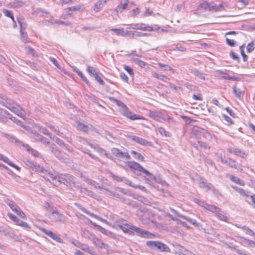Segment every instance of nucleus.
I'll list each match as a JSON object with an SVG mask.
<instances>
[{
	"instance_id": "0eeeda50",
	"label": "nucleus",
	"mask_w": 255,
	"mask_h": 255,
	"mask_svg": "<svg viewBox=\"0 0 255 255\" xmlns=\"http://www.w3.org/2000/svg\"><path fill=\"white\" fill-rule=\"evenodd\" d=\"M88 72L93 76H94L95 79L100 83L101 85H104L105 82L103 79L99 76V73L96 71V69L91 66H88L87 68Z\"/></svg>"
},
{
	"instance_id": "72a5a7b5",
	"label": "nucleus",
	"mask_w": 255,
	"mask_h": 255,
	"mask_svg": "<svg viewBox=\"0 0 255 255\" xmlns=\"http://www.w3.org/2000/svg\"><path fill=\"white\" fill-rule=\"evenodd\" d=\"M216 215L219 220L225 222H227L228 217L226 216V214L223 211H222L221 209L220 212H217L216 213Z\"/></svg>"
},
{
	"instance_id": "c85d7f7f",
	"label": "nucleus",
	"mask_w": 255,
	"mask_h": 255,
	"mask_svg": "<svg viewBox=\"0 0 255 255\" xmlns=\"http://www.w3.org/2000/svg\"><path fill=\"white\" fill-rule=\"evenodd\" d=\"M228 151L231 153L234 154L236 155H239L241 156H244L242 154L245 155V154L241 150L238 148H229L228 149Z\"/></svg>"
},
{
	"instance_id": "49530a36",
	"label": "nucleus",
	"mask_w": 255,
	"mask_h": 255,
	"mask_svg": "<svg viewBox=\"0 0 255 255\" xmlns=\"http://www.w3.org/2000/svg\"><path fill=\"white\" fill-rule=\"evenodd\" d=\"M2 12L5 16L10 18L12 19V21L15 22V20L13 13L10 10L6 9H3L2 10Z\"/></svg>"
},
{
	"instance_id": "0e129e2a",
	"label": "nucleus",
	"mask_w": 255,
	"mask_h": 255,
	"mask_svg": "<svg viewBox=\"0 0 255 255\" xmlns=\"http://www.w3.org/2000/svg\"><path fill=\"white\" fill-rule=\"evenodd\" d=\"M198 7H199L198 8H201V9H209V4L208 2H207L206 1H205L199 4Z\"/></svg>"
},
{
	"instance_id": "5fc2aeb1",
	"label": "nucleus",
	"mask_w": 255,
	"mask_h": 255,
	"mask_svg": "<svg viewBox=\"0 0 255 255\" xmlns=\"http://www.w3.org/2000/svg\"><path fill=\"white\" fill-rule=\"evenodd\" d=\"M25 149L28 151H31V153L34 156L38 157L40 155V153L37 151L32 149L28 145H26L24 146Z\"/></svg>"
},
{
	"instance_id": "cd10ccee",
	"label": "nucleus",
	"mask_w": 255,
	"mask_h": 255,
	"mask_svg": "<svg viewBox=\"0 0 255 255\" xmlns=\"http://www.w3.org/2000/svg\"><path fill=\"white\" fill-rule=\"evenodd\" d=\"M191 73H193L195 76H197L199 78L205 80L206 78L205 77V74L199 71L196 68H193L191 70Z\"/></svg>"
},
{
	"instance_id": "6e6d98bb",
	"label": "nucleus",
	"mask_w": 255,
	"mask_h": 255,
	"mask_svg": "<svg viewBox=\"0 0 255 255\" xmlns=\"http://www.w3.org/2000/svg\"><path fill=\"white\" fill-rule=\"evenodd\" d=\"M157 131L162 135H164L166 137H169L170 135V133L167 131H166V130L163 128H161V127H160V128H158V129H157Z\"/></svg>"
},
{
	"instance_id": "c756f323",
	"label": "nucleus",
	"mask_w": 255,
	"mask_h": 255,
	"mask_svg": "<svg viewBox=\"0 0 255 255\" xmlns=\"http://www.w3.org/2000/svg\"><path fill=\"white\" fill-rule=\"evenodd\" d=\"M17 20L20 25V31H25L27 27L25 20L21 17H17Z\"/></svg>"
},
{
	"instance_id": "ddd939ff",
	"label": "nucleus",
	"mask_w": 255,
	"mask_h": 255,
	"mask_svg": "<svg viewBox=\"0 0 255 255\" xmlns=\"http://www.w3.org/2000/svg\"><path fill=\"white\" fill-rule=\"evenodd\" d=\"M147 115L157 121H160L161 120H165L164 116L159 111H149L148 112Z\"/></svg>"
},
{
	"instance_id": "3c124183",
	"label": "nucleus",
	"mask_w": 255,
	"mask_h": 255,
	"mask_svg": "<svg viewBox=\"0 0 255 255\" xmlns=\"http://www.w3.org/2000/svg\"><path fill=\"white\" fill-rule=\"evenodd\" d=\"M5 202L12 210H13L14 208L17 207V205L13 201L10 200L9 199H5Z\"/></svg>"
},
{
	"instance_id": "4c0bfd02",
	"label": "nucleus",
	"mask_w": 255,
	"mask_h": 255,
	"mask_svg": "<svg viewBox=\"0 0 255 255\" xmlns=\"http://www.w3.org/2000/svg\"><path fill=\"white\" fill-rule=\"evenodd\" d=\"M230 179L237 184H239L241 186L245 185V182L243 180L240 179L239 178L235 176H233V175L230 176Z\"/></svg>"
},
{
	"instance_id": "de8ad7c7",
	"label": "nucleus",
	"mask_w": 255,
	"mask_h": 255,
	"mask_svg": "<svg viewBox=\"0 0 255 255\" xmlns=\"http://www.w3.org/2000/svg\"><path fill=\"white\" fill-rule=\"evenodd\" d=\"M75 140L79 142H81L83 144H87L89 145L90 146H92V144H91L89 142V141L84 137L82 136H76Z\"/></svg>"
},
{
	"instance_id": "6ab92c4d",
	"label": "nucleus",
	"mask_w": 255,
	"mask_h": 255,
	"mask_svg": "<svg viewBox=\"0 0 255 255\" xmlns=\"http://www.w3.org/2000/svg\"><path fill=\"white\" fill-rule=\"evenodd\" d=\"M198 184L200 187L206 188L208 190L212 189V188H213L212 184L207 182L206 180L203 178H200V179L199 181Z\"/></svg>"
},
{
	"instance_id": "9d476101",
	"label": "nucleus",
	"mask_w": 255,
	"mask_h": 255,
	"mask_svg": "<svg viewBox=\"0 0 255 255\" xmlns=\"http://www.w3.org/2000/svg\"><path fill=\"white\" fill-rule=\"evenodd\" d=\"M41 176L53 185H56L58 176L47 171L46 173L43 174Z\"/></svg>"
},
{
	"instance_id": "f8f14e48",
	"label": "nucleus",
	"mask_w": 255,
	"mask_h": 255,
	"mask_svg": "<svg viewBox=\"0 0 255 255\" xmlns=\"http://www.w3.org/2000/svg\"><path fill=\"white\" fill-rule=\"evenodd\" d=\"M40 230L45 234L46 235H47L48 237L52 239L53 240L57 241L58 243H63V240L59 237L57 235L53 233L52 231L47 230L44 228H40Z\"/></svg>"
},
{
	"instance_id": "4be33fe9",
	"label": "nucleus",
	"mask_w": 255,
	"mask_h": 255,
	"mask_svg": "<svg viewBox=\"0 0 255 255\" xmlns=\"http://www.w3.org/2000/svg\"><path fill=\"white\" fill-rule=\"evenodd\" d=\"M74 126L76 127L77 130L87 133V125H85L79 122L76 121Z\"/></svg>"
},
{
	"instance_id": "13d9d810",
	"label": "nucleus",
	"mask_w": 255,
	"mask_h": 255,
	"mask_svg": "<svg viewBox=\"0 0 255 255\" xmlns=\"http://www.w3.org/2000/svg\"><path fill=\"white\" fill-rule=\"evenodd\" d=\"M75 71L77 74L81 78V79L88 85H90V82L88 79L83 75L82 72L79 70H75Z\"/></svg>"
},
{
	"instance_id": "1a4fd4ad",
	"label": "nucleus",
	"mask_w": 255,
	"mask_h": 255,
	"mask_svg": "<svg viewBox=\"0 0 255 255\" xmlns=\"http://www.w3.org/2000/svg\"><path fill=\"white\" fill-rule=\"evenodd\" d=\"M122 113L124 116L132 120H139L141 119L140 116L132 114L130 111H129L127 106L122 109Z\"/></svg>"
},
{
	"instance_id": "052dcab7",
	"label": "nucleus",
	"mask_w": 255,
	"mask_h": 255,
	"mask_svg": "<svg viewBox=\"0 0 255 255\" xmlns=\"http://www.w3.org/2000/svg\"><path fill=\"white\" fill-rule=\"evenodd\" d=\"M132 60L135 63L137 64L140 67H144L146 64L145 62L138 58H134Z\"/></svg>"
},
{
	"instance_id": "20e7f679",
	"label": "nucleus",
	"mask_w": 255,
	"mask_h": 255,
	"mask_svg": "<svg viewBox=\"0 0 255 255\" xmlns=\"http://www.w3.org/2000/svg\"><path fill=\"white\" fill-rule=\"evenodd\" d=\"M128 166L132 170H134L146 174L147 176H151L152 174L147 170L144 169L140 164L135 161H128L126 162Z\"/></svg>"
},
{
	"instance_id": "b1692460",
	"label": "nucleus",
	"mask_w": 255,
	"mask_h": 255,
	"mask_svg": "<svg viewBox=\"0 0 255 255\" xmlns=\"http://www.w3.org/2000/svg\"><path fill=\"white\" fill-rule=\"evenodd\" d=\"M112 194H113V195L114 196L121 199L126 204L132 205L133 207L135 206V202H131V201H129V200H128V199H126L124 198L119 193L114 192H112Z\"/></svg>"
},
{
	"instance_id": "bf43d9fd",
	"label": "nucleus",
	"mask_w": 255,
	"mask_h": 255,
	"mask_svg": "<svg viewBox=\"0 0 255 255\" xmlns=\"http://www.w3.org/2000/svg\"><path fill=\"white\" fill-rule=\"evenodd\" d=\"M222 116H223L224 120L226 122L227 125L230 126L233 124V121L230 117H229V116H228L227 115H226L225 114H223Z\"/></svg>"
},
{
	"instance_id": "864d4df0",
	"label": "nucleus",
	"mask_w": 255,
	"mask_h": 255,
	"mask_svg": "<svg viewBox=\"0 0 255 255\" xmlns=\"http://www.w3.org/2000/svg\"><path fill=\"white\" fill-rule=\"evenodd\" d=\"M242 229L244 230L247 234L252 236H255V233L252 231L250 228L244 226L241 227Z\"/></svg>"
},
{
	"instance_id": "8fccbe9b",
	"label": "nucleus",
	"mask_w": 255,
	"mask_h": 255,
	"mask_svg": "<svg viewBox=\"0 0 255 255\" xmlns=\"http://www.w3.org/2000/svg\"><path fill=\"white\" fill-rule=\"evenodd\" d=\"M45 144L48 145L50 151H51V152L52 153H54V152H55V151H56L57 150L59 149L58 147L54 143H53L52 142L50 143L49 141V143H46Z\"/></svg>"
},
{
	"instance_id": "aec40b11",
	"label": "nucleus",
	"mask_w": 255,
	"mask_h": 255,
	"mask_svg": "<svg viewBox=\"0 0 255 255\" xmlns=\"http://www.w3.org/2000/svg\"><path fill=\"white\" fill-rule=\"evenodd\" d=\"M74 205L76 207H77L79 209L87 214L88 215H90L91 217H94L96 219H100L98 216L94 214L93 213H91L90 212L87 211L84 207H83L81 204L78 203H75Z\"/></svg>"
},
{
	"instance_id": "39448f33",
	"label": "nucleus",
	"mask_w": 255,
	"mask_h": 255,
	"mask_svg": "<svg viewBox=\"0 0 255 255\" xmlns=\"http://www.w3.org/2000/svg\"><path fill=\"white\" fill-rule=\"evenodd\" d=\"M0 104L9 110L14 106H17L16 103L5 95L0 96Z\"/></svg>"
},
{
	"instance_id": "774afa93",
	"label": "nucleus",
	"mask_w": 255,
	"mask_h": 255,
	"mask_svg": "<svg viewBox=\"0 0 255 255\" xmlns=\"http://www.w3.org/2000/svg\"><path fill=\"white\" fill-rule=\"evenodd\" d=\"M241 240L242 242H245V243L247 244L248 245H249L251 246H254V244H255V242H254L253 241L247 239L244 237H241Z\"/></svg>"
},
{
	"instance_id": "c03bdc74",
	"label": "nucleus",
	"mask_w": 255,
	"mask_h": 255,
	"mask_svg": "<svg viewBox=\"0 0 255 255\" xmlns=\"http://www.w3.org/2000/svg\"><path fill=\"white\" fill-rule=\"evenodd\" d=\"M182 219L186 220L187 221H188V222H189L190 223L192 224V225H193L194 226H195L196 227H199L200 226V224L199 223H197L196 220H195L192 218L187 217L184 216V217H183Z\"/></svg>"
},
{
	"instance_id": "9b49d317",
	"label": "nucleus",
	"mask_w": 255,
	"mask_h": 255,
	"mask_svg": "<svg viewBox=\"0 0 255 255\" xmlns=\"http://www.w3.org/2000/svg\"><path fill=\"white\" fill-rule=\"evenodd\" d=\"M8 215L9 218L13 222H14L17 225H19L20 226L26 229H30V227L28 224L20 220L15 215L10 213H9Z\"/></svg>"
},
{
	"instance_id": "393cba45",
	"label": "nucleus",
	"mask_w": 255,
	"mask_h": 255,
	"mask_svg": "<svg viewBox=\"0 0 255 255\" xmlns=\"http://www.w3.org/2000/svg\"><path fill=\"white\" fill-rule=\"evenodd\" d=\"M205 209L206 210L209 211L214 213H216L217 212L220 211V208L217 207V206L213 205H210L208 204H206L205 205Z\"/></svg>"
},
{
	"instance_id": "412c9836",
	"label": "nucleus",
	"mask_w": 255,
	"mask_h": 255,
	"mask_svg": "<svg viewBox=\"0 0 255 255\" xmlns=\"http://www.w3.org/2000/svg\"><path fill=\"white\" fill-rule=\"evenodd\" d=\"M108 0H99L95 3L93 9L95 11H99L106 3Z\"/></svg>"
},
{
	"instance_id": "6e6552de",
	"label": "nucleus",
	"mask_w": 255,
	"mask_h": 255,
	"mask_svg": "<svg viewBox=\"0 0 255 255\" xmlns=\"http://www.w3.org/2000/svg\"><path fill=\"white\" fill-rule=\"evenodd\" d=\"M29 136L30 138L36 141H40L43 144L49 143V140L47 138L43 137L36 132L31 131L30 133Z\"/></svg>"
},
{
	"instance_id": "37998d69",
	"label": "nucleus",
	"mask_w": 255,
	"mask_h": 255,
	"mask_svg": "<svg viewBox=\"0 0 255 255\" xmlns=\"http://www.w3.org/2000/svg\"><path fill=\"white\" fill-rule=\"evenodd\" d=\"M75 187H76L78 189H79L81 193H84L89 196H92L93 195V192L92 191L88 190L86 188H82L80 185H78L77 186H75Z\"/></svg>"
},
{
	"instance_id": "c9c22d12",
	"label": "nucleus",
	"mask_w": 255,
	"mask_h": 255,
	"mask_svg": "<svg viewBox=\"0 0 255 255\" xmlns=\"http://www.w3.org/2000/svg\"><path fill=\"white\" fill-rule=\"evenodd\" d=\"M81 231L86 237L90 239L91 240L95 239V235L90 232L88 230L86 229L81 228Z\"/></svg>"
},
{
	"instance_id": "f3484780",
	"label": "nucleus",
	"mask_w": 255,
	"mask_h": 255,
	"mask_svg": "<svg viewBox=\"0 0 255 255\" xmlns=\"http://www.w3.org/2000/svg\"><path fill=\"white\" fill-rule=\"evenodd\" d=\"M125 223H127L126 220L122 218H118L116 220L115 224L110 225V226L116 230H118V228L121 229L123 226L125 225Z\"/></svg>"
},
{
	"instance_id": "a18cd8bd",
	"label": "nucleus",
	"mask_w": 255,
	"mask_h": 255,
	"mask_svg": "<svg viewBox=\"0 0 255 255\" xmlns=\"http://www.w3.org/2000/svg\"><path fill=\"white\" fill-rule=\"evenodd\" d=\"M25 49L28 54L32 55L33 57H36L37 56L36 51L29 46H25Z\"/></svg>"
},
{
	"instance_id": "69168bd1",
	"label": "nucleus",
	"mask_w": 255,
	"mask_h": 255,
	"mask_svg": "<svg viewBox=\"0 0 255 255\" xmlns=\"http://www.w3.org/2000/svg\"><path fill=\"white\" fill-rule=\"evenodd\" d=\"M254 43L253 42L249 43L247 47V52L251 53L255 49Z\"/></svg>"
},
{
	"instance_id": "603ef678",
	"label": "nucleus",
	"mask_w": 255,
	"mask_h": 255,
	"mask_svg": "<svg viewBox=\"0 0 255 255\" xmlns=\"http://www.w3.org/2000/svg\"><path fill=\"white\" fill-rule=\"evenodd\" d=\"M112 31H114L117 35H122L123 36H126V34H125V32L124 31V28H113L111 29Z\"/></svg>"
},
{
	"instance_id": "e2e57ef3",
	"label": "nucleus",
	"mask_w": 255,
	"mask_h": 255,
	"mask_svg": "<svg viewBox=\"0 0 255 255\" xmlns=\"http://www.w3.org/2000/svg\"><path fill=\"white\" fill-rule=\"evenodd\" d=\"M22 40L26 43L28 40L27 34L25 31H20Z\"/></svg>"
},
{
	"instance_id": "e433bc0d",
	"label": "nucleus",
	"mask_w": 255,
	"mask_h": 255,
	"mask_svg": "<svg viewBox=\"0 0 255 255\" xmlns=\"http://www.w3.org/2000/svg\"><path fill=\"white\" fill-rule=\"evenodd\" d=\"M233 92L234 94L236 97L239 99H241L242 95L244 94V92L242 91L239 89H237L236 86L233 87Z\"/></svg>"
},
{
	"instance_id": "2eb2a0df",
	"label": "nucleus",
	"mask_w": 255,
	"mask_h": 255,
	"mask_svg": "<svg viewBox=\"0 0 255 255\" xmlns=\"http://www.w3.org/2000/svg\"><path fill=\"white\" fill-rule=\"evenodd\" d=\"M28 165L33 171L40 173L41 175L47 173V170L43 167L40 166L39 165H37L34 162H29Z\"/></svg>"
},
{
	"instance_id": "a878e982",
	"label": "nucleus",
	"mask_w": 255,
	"mask_h": 255,
	"mask_svg": "<svg viewBox=\"0 0 255 255\" xmlns=\"http://www.w3.org/2000/svg\"><path fill=\"white\" fill-rule=\"evenodd\" d=\"M229 166L231 167L234 168L240 171H242L241 165L238 164L235 160L232 159H229Z\"/></svg>"
},
{
	"instance_id": "dca6fc26",
	"label": "nucleus",
	"mask_w": 255,
	"mask_h": 255,
	"mask_svg": "<svg viewBox=\"0 0 255 255\" xmlns=\"http://www.w3.org/2000/svg\"><path fill=\"white\" fill-rule=\"evenodd\" d=\"M25 5V2L18 0H14L7 4V6L10 8H15L22 7Z\"/></svg>"
},
{
	"instance_id": "680f3d73",
	"label": "nucleus",
	"mask_w": 255,
	"mask_h": 255,
	"mask_svg": "<svg viewBox=\"0 0 255 255\" xmlns=\"http://www.w3.org/2000/svg\"><path fill=\"white\" fill-rule=\"evenodd\" d=\"M240 50L241 51V55L242 56H243V61L246 62L248 60V56L244 52V45H242V46H240Z\"/></svg>"
},
{
	"instance_id": "f257e3e1",
	"label": "nucleus",
	"mask_w": 255,
	"mask_h": 255,
	"mask_svg": "<svg viewBox=\"0 0 255 255\" xmlns=\"http://www.w3.org/2000/svg\"><path fill=\"white\" fill-rule=\"evenodd\" d=\"M121 230H122L124 233H128L131 235H133V232H135L138 236L143 238L152 239L155 237V236L153 234L135 226L132 224L128 223L127 221V223H125V225L123 226Z\"/></svg>"
},
{
	"instance_id": "473e14b6",
	"label": "nucleus",
	"mask_w": 255,
	"mask_h": 255,
	"mask_svg": "<svg viewBox=\"0 0 255 255\" xmlns=\"http://www.w3.org/2000/svg\"><path fill=\"white\" fill-rule=\"evenodd\" d=\"M6 116H10V114L6 110L0 108V122L2 123L6 122L4 117Z\"/></svg>"
},
{
	"instance_id": "79ce46f5",
	"label": "nucleus",
	"mask_w": 255,
	"mask_h": 255,
	"mask_svg": "<svg viewBox=\"0 0 255 255\" xmlns=\"http://www.w3.org/2000/svg\"><path fill=\"white\" fill-rule=\"evenodd\" d=\"M109 99L111 102L116 104L119 107H122V109L124 108L126 106V105L122 102L114 98V97H109Z\"/></svg>"
},
{
	"instance_id": "09e8293b",
	"label": "nucleus",
	"mask_w": 255,
	"mask_h": 255,
	"mask_svg": "<svg viewBox=\"0 0 255 255\" xmlns=\"http://www.w3.org/2000/svg\"><path fill=\"white\" fill-rule=\"evenodd\" d=\"M152 76L158 79H159V80H161L163 81H165L167 79V77L164 75H162V74H158L157 73H152Z\"/></svg>"
},
{
	"instance_id": "58836bf2",
	"label": "nucleus",
	"mask_w": 255,
	"mask_h": 255,
	"mask_svg": "<svg viewBox=\"0 0 255 255\" xmlns=\"http://www.w3.org/2000/svg\"><path fill=\"white\" fill-rule=\"evenodd\" d=\"M92 240L94 241V244L97 247H98L100 248H105V247L107 246V245H106L103 242H102V241L100 239L96 238V236H95V239H93Z\"/></svg>"
},
{
	"instance_id": "423d86ee",
	"label": "nucleus",
	"mask_w": 255,
	"mask_h": 255,
	"mask_svg": "<svg viewBox=\"0 0 255 255\" xmlns=\"http://www.w3.org/2000/svg\"><path fill=\"white\" fill-rule=\"evenodd\" d=\"M50 211L51 214L49 218L51 220L55 222H65L64 216L59 213L57 209L51 208Z\"/></svg>"
},
{
	"instance_id": "a211bd4d",
	"label": "nucleus",
	"mask_w": 255,
	"mask_h": 255,
	"mask_svg": "<svg viewBox=\"0 0 255 255\" xmlns=\"http://www.w3.org/2000/svg\"><path fill=\"white\" fill-rule=\"evenodd\" d=\"M12 112L19 116V117L24 119L25 116H24L23 114L21 112L22 108L18 105L17 104V106H14L12 108H10L9 109Z\"/></svg>"
},
{
	"instance_id": "4d7b16f0",
	"label": "nucleus",
	"mask_w": 255,
	"mask_h": 255,
	"mask_svg": "<svg viewBox=\"0 0 255 255\" xmlns=\"http://www.w3.org/2000/svg\"><path fill=\"white\" fill-rule=\"evenodd\" d=\"M52 139L55 141V142L57 143L60 146H63V145H65V143L64 141L61 140L60 138L55 136V135H53L52 136Z\"/></svg>"
},
{
	"instance_id": "338daca9",
	"label": "nucleus",
	"mask_w": 255,
	"mask_h": 255,
	"mask_svg": "<svg viewBox=\"0 0 255 255\" xmlns=\"http://www.w3.org/2000/svg\"><path fill=\"white\" fill-rule=\"evenodd\" d=\"M79 149L81 150L83 152L88 154L92 158H93V159L96 158L95 156L94 155H93V154H92L89 149L85 148H83V147H81L80 148H79Z\"/></svg>"
},
{
	"instance_id": "7c9ffc66",
	"label": "nucleus",
	"mask_w": 255,
	"mask_h": 255,
	"mask_svg": "<svg viewBox=\"0 0 255 255\" xmlns=\"http://www.w3.org/2000/svg\"><path fill=\"white\" fill-rule=\"evenodd\" d=\"M85 8L84 4H78L75 6L69 7L67 8L68 11H77L83 10Z\"/></svg>"
},
{
	"instance_id": "2f4dec72",
	"label": "nucleus",
	"mask_w": 255,
	"mask_h": 255,
	"mask_svg": "<svg viewBox=\"0 0 255 255\" xmlns=\"http://www.w3.org/2000/svg\"><path fill=\"white\" fill-rule=\"evenodd\" d=\"M111 151L113 154L118 158H123V152L121 151L119 148H113L111 149Z\"/></svg>"
},
{
	"instance_id": "ea45409f",
	"label": "nucleus",
	"mask_w": 255,
	"mask_h": 255,
	"mask_svg": "<svg viewBox=\"0 0 255 255\" xmlns=\"http://www.w3.org/2000/svg\"><path fill=\"white\" fill-rule=\"evenodd\" d=\"M130 153L135 159L142 161H144V158L140 153L134 150H131Z\"/></svg>"
},
{
	"instance_id": "4468645a",
	"label": "nucleus",
	"mask_w": 255,
	"mask_h": 255,
	"mask_svg": "<svg viewBox=\"0 0 255 255\" xmlns=\"http://www.w3.org/2000/svg\"><path fill=\"white\" fill-rule=\"evenodd\" d=\"M129 137L133 141L137 142L138 143L140 144L141 145L149 146H152V143L151 142L148 141L140 137L135 135H130L129 136Z\"/></svg>"
},
{
	"instance_id": "f704fd0d",
	"label": "nucleus",
	"mask_w": 255,
	"mask_h": 255,
	"mask_svg": "<svg viewBox=\"0 0 255 255\" xmlns=\"http://www.w3.org/2000/svg\"><path fill=\"white\" fill-rule=\"evenodd\" d=\"M128 2L129 1L128 0H126V1L124 4H120L116 7L115 11H116L117 12H122L127 8Z\"/></svg>"
},
{
	"instance_id": "bb28decb",
	"label": "nucleus",
	"mask_w": 255,
	"mask_h": 255,
	"mask_svg": "<svg viewBox=\"0 0 255 255\" xmlns=\"http://www.w3.org/2000/svg\"><path fill=\"white\" fill-rule=\"evenodd\" d=\"M232 188L237 192H238L241 196L246 197L250 198L249 192L246 191L242 188H239L237 187L232 186Z\"/></svg>"
},
{
	"instance_id": "7ed1b4c3",
	"label": "nucleus",
	"mask_w": 255,
	"mask_h": 255,
	"mask_svg": "<svg viewBox=\"0 0 255 255\" xmlns=\"http://www.w3.org/2000/svg\"><path fill=\"white\" fill-rule=\"evenodd\" d=\"M62 183L67 187H71L72 185L75 187L76 185L74 177L69 174H64L60 176H58L57 182Z\"/></svg>"
},
{
	"instance_id": "f03ea898",
	"label": "nucleus",
	"mask_w": 255,
	"mask_h": 255,
	"mask_svg": "<svg viewBox=\"0 0 255 255\" xmlns=\"http://www.w3.org/2000/svg\"><path fill=\"white\" fill-rule=\"evenodd\" d=\"M146 245L152 250H155L160 252H170V249L166 244L158 241H148L146 242Z\"/></svg>"
},
{
	"instance_id": "5701e85b",
	"label": "nucleus",
	"mask_w": 255,
	"mask_h": 255,
	"mask_svg": "<svg viewBox=\"0 0 255 255\" xmlns=\"http://www.w3.org/2000/svg\"><path fill=\"white\" fill-rule=\"evenodd\" d=\"M80 249L83 250V251H85L91 254V255H96V254L95 252L94 251V250L91 249L87 244L81 243L80 247Z\"/></svg>"
},
{
	"instance_id": "a19ab883",
	"label": "nucleus",
	"mask_w": 255,
	"mask_h": 255,
	"mask_svg": "<svg viewBox=\"0 0 255 255\" xmlns=\"http://www.w3.org/2000/svg\"><path fill=\"white\" fill-rule=\"evenodd\" d=\"M59 160L62 161H65L66 159L65 155L62 153V151L59 150H57L55 152L53 153Z\"/></svg>"
}]
</instances>
